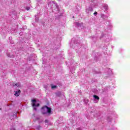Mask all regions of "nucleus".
I'll return each instance as SVG.
<instances>
[{
	"instance_id": "nucleus-10",
	"label": "nucleus",
	"mask_w": 130,
	"mask_h": 130,
	"mask_svg": "<svg viewBox=\"0 0 130 130\" xmlns=\"http://www.w3.org/2000/svg\"><path fill=\"white\" fill-rule=\"evenodd\" d=\"M45 123H47V122H48V120H45Z\"/></svg>"
},
{
	"instance_id": "nucleus-12",
	"label": "nucleus",
	"mask_w": 130,
	"mask_h": 130,
	"mask_svg": "<svg viewBox=\"0 0 130 130\" xmlns=\"http://www.w3.org/2000/svg\"><path fill=\"white\" fill-rule=\"evenodd\" d=\"M35 110H36V108H35Z\"/></svg>"
},
{
	"instance_id": "nucleus-3",
	"label": "nucleus",
	"mask_w": 130,
	"mask_h": 130,
	"mask_svg": "<svg viewBox=\"0 0 130 130\" xmlns=\"http://www.w3.org/2000/svg\"><path fill=\"white\" fill-rule=\"evenodd\" d=\"M20 94H21V90L19 89L18 91H15L14 95L16 97H18V96H20Z\"/></svg>"
},
{
	"instance_id": "nucleus-2",
	"label": "nucleus",
	"mask_w": 130,
	"mask_h": 130,
	"mask_svg": "<svg viewBox=\"0 0 130 130\" xmlns=\"http://www.w3.org/2000/svg\"><path fill=\"white\" fill-rule=\"evenodd\" d=\"M36 102H37L36 100L35 99L31 100V105L33 107H38L39 106H40V104H39V103L37 104V105H35Z\"/></svg>"
},
{
	"instance_id": "nucleus-1",
	"label": "nucleus",
	"mask_w": 130,
	"mask_h": 130,
	"mask_svg": "<svg viewBox=\"0 0 130 130\" xmlns=\"http://www.w3.org/2000/svg\"><path fill=\"white\" fill-rule=\"evenodd\" d=\"M42 109L43 114H46V113H51V108L46 106L44 108H42Z\"/></svg>"
},
{
	"instance_id": "nucleus-8",
	"label": "nucleus",
	"mask_w": 130,
	"mask_h": 130,
	"mask_svg": "<svg viewBox=\"0 0 130 130\" xmlns=\"http://www.w3.org/2000/svg\"><path fill=\"white\" fill-rule=\"evenodd\" d=\"M105 9H106V11H107V10H108V6H106L105 7Z\"/></svg>"
},
{
	"instance_id": "nucleus-11",
	"label": "nucleus",
	"mask_w": 130,
	"mask_h": 130,
	"mask_svg": "<svg viewBox=\"0 0 130 130\" xmlns=\"http://www.w3.org/2000/svg\"><path fill=\"white\" fill-rule=\"evenodd\" d=\"M93 15H97V12H95L93 13Z\"/></svg>"
},
{
	"instance_id": "nucleus-7",
	"label": "nucleus",
	"mask_w": 130,
	"mask_h": 130,
	"mask_svg": "<svg viewBox=\"0 0 130 130\" xmlns=\"http://www.w3.org/2000/svg\"><path fill=\"white\" fill-rule=\"evenodd\" d=\"M25 9H26V11H29V10H30V7H26Z\"/></svg>"
},
{
	"instance_id": "nucleus-9",
	"label": "nucleus",
	"mask_w": 130,
	"mask_h": 130,
	"mask_svg": "<svg viewBox=\"0 0 130 130\" xmlns=\"http://www.w3.org/2000/svg\"><path fill=\"white\" fill-rule=\"evenodd\" d=\"M89 11H93V9L92 8L90 7Z\"/></svg>"
},
{
	"instance_id": "nucleus-4",
	"label": "nucleus",
	"mask_w": 130,
	"mask_h": 130,
	"mask_svg": "<svg viewBox=\"0 0 130 130\" xmlns=\"http://www.w3.org/2000/svg\"><path fill=\"white\" fill-rule=\"evenodd\" d=\"M12 86H13V87H15V86H16V87H20V85H19V84L18 83H16V84L13 83L12 84Z\"/></svg>"
},
{
	"instance_id": "nucleus-5",
	"label": "nucleus",
	"mask_w": 130,
	"mask_h": 130,
	"mask_svg": "<svg viewBox=\"0 0 130 130\" xmlns=\"http://www.w3.org/2000/svg\"><path fill=\"white\" fill-rule=\"evenodd\" d=\"M93 97H94V99H96V100H99V99H100L99 98V96H97L96 95H94Z\"/></svg>"
},
{
	"instance_id": "nucleus-6",
	"label": "nucleus",
	"mask_w": 130,
	"mask_h": 130,
	"mask_svg": "<svg viewBox=\"0 0 130 130\" xmlns=\"http://www.w3.org/2000/svg\"><path fill=\"white\" fill-rule=\"evenodd\" d=\"M56 88H57V86L56 85H52L51 86V89H56Z\"/></svg>"
}]
</instances>
